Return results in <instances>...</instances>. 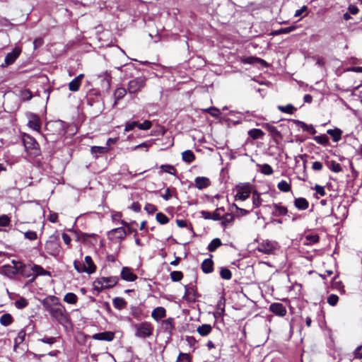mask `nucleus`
I'll use <instances>...</instances> for the list:
<instances>
[{"label": "nucleus", "mask_w": 362, "mask_h": 362, "mask_svg": "<svg viewBox=\"0 0 362 362\" xmlns=\"http://www.w3.org/2000/svg\"><path fill=\"white\" fill-rule=\"evenodd\" d=\"M146 85V78L144 76L136 77L129 81L127 90L130 94H135L139 92Z\"/></svg>", "instance_id": "423d86ee"}, {"label": "nucleus", "mask_w": 362, "mask_h": 362, "mask_svg": "<svg viewBox=\"0 0 362 362\" xmlns=\"http://www.w3.org/2000/svg\"><path fill=\"white\" fill-rule=\"evenodd\" d=\"M93 339L98 341H111L115 338V333L110 331L96 333L93 335Z\"/></svg>", "instance_id": "2eb2a0df"}, {"label": "nucleus", "mask_w": 362, "mask_h": 362, "mask_svg": "<svg viewBox=\"0 0 362 362\" xmlns=\"http://www.w3.org/2000/svg\"><path fill=\"white\" fill-rule=\"evenodd\" d=\"M131 315L137 320H141L142 315V310L136 306L131 307Z\"/></svg>", "instance_id": "a19ab883"}, {"label": "nucleus", "mask_w": 362, "mask_h": 362, "mask_svg": "<svg viewBox=\"0 0 362 362\" xmlns=\"http://www.w3.org/2000/svg\"><path fill=\"white\" fill-rule=\"evenodd\" d=\"M23 143L25 150L33 156H37L40 154L39 144L33 136L28 134L23 136Z\"/></svg>", "instance_id": "20e7f679"}, {"label": "nucleus", "mask_w": 362, "mask_h": 362, "mask_svg": "<svg viewBox=\"0 0 362 362\" xmlns=\"http://www.w3.org/2000/svg\"><path fill=\"white\" fill-rule=\"evenodd\" d=\"M4 272L7 274L8 275H12L15 276L18 274V272H17V269H16V264H13V266L11 265H6L4 267Z\"/></svg>", "instance_id": "a18cd8bd"}, {"label": "nucleus", "mask_w": 362, "mask_h": 362, "mask_svg": "<svg viewBox=\"0 0 362 362\" xmlns=\"http://www.w3.org/2000/svg\"><path fill=\"white\" fill-rule=\"evenodd\" d=\"M25 332L24 329H21L18 332L17 337L14 339V349L21 343H23L25 338Z\"/></svg>", "instance_id": "2f4dec72"}, {"label": "nucleus", "mask_w": 362, "mask_h": 362, "mask_svg": "<svg viewBox=\"0 0 362 362\" xmlns=\"http://www.w3.org/2000/svg\"><path fill=\"white\" fill-rule=\"evenodd\" d=\"M261 198L257 192L255 191L252 194V203L254 207H258L261 204Z\"/></svg>", "instance_id": "6e6d98bb"}, {"label": "nucleus", "mask_w": 362, "mask_h": 362, "mask_svg": "<svg viewBox=\"0 0 362 362\" xmlns=\"http://www.w3.org/2000/svg\"><path fill=\"white\" fill-rule=\"evenodd\" d=\"M152 126V123L149 120H145L143 123L139 124L137 122V127L141 130H148Z\"/></svg>", "instance_id": "13d9d810"}, {"label": "nucleus", "mask_w": 362, "mask_h": 362, "mask_svg": "<svg viewBox=\"0 0 362 362\" xmlns=\"http://www.w3.org/2000/svg\"><path fill=\"white\" fill-rule=\"evenodd\" d=\"M144 209L146 211L148 214H153L154 212L157 211V207L152 204L148 203L145 205Z\"/></svg>", "instance_id": "0e129e2a"}, {"label": "nucleus", "mask_w": 362, "mask_h": 362, "mask_svg": "<svg viewBox=\"0 0 362 362\" xmlns=\"http://www.w3.org/2000/svg\"><path fill=\"white\" fill-rule=\"evenodd\" d=\"M99 97L100 93L98 90H91L86 96L87 104L90 106H93L95 103L98 101V99Z\"/></svg>", "instance_id": "5701e85b"}, {"label": "nucleus", "mask_w": 362, "mask_h": 362, "mask_svg": "<svg viewBox=\"0 0 362 362\" xmlns=\"http://www.w3.org/2000/svg\"><path fill=\"white\" fill-rule=\"evenodd\" d=\"M257 166L259 168L260 172L266 175H270L273 173L274 170L270 165L269 164H257Z\"/></svg>", "instance_id": "c9c22d12"}, {"label": "nucleus", "mask_w": 362, "mask_h": 362, "mask_svg": "<svg viewBox=\"0 0 362 362\" xmlns=\"http://www.w3.org/2000/svg\"><path fill=\"white\" fill-rule=\"evenodd\" d=\"M21 97L23 100L26 101L32 98L33 94L29 90L25 89L21 91Z\"/></svg>", "instance_id": "864d4df0"}, {"label": "nucleus", "mask_w": 362, "mask_h": 362, "mask_svg": "<svg viewBox=\"0 0 362 362\" xmlns=\"http://www.w3.org/2000/svg\"><path fill=\"white\" fill-rule=\"evenodd\" d=\"M277 108L281 112L290 115L293 114V112L296 110V108L294 107L291 104H288L285 106L278 105Z\"/></svg>", "instance_id": "e433bc0d"}, {"label": "nucleus", "mask_w": 362, "mask_h": 362, "mask_svg": "<svg viewBox=\"0 0 362 362\" xmlns=\"http://www.w3.org/2000/svg\"><path fill=\"white\" fill-rule=\"evenodd\" d=\"M11 222L10 218L6 215L0 216V227L8 226Z\"/></svg>", "instance_id": "4d7b16f0"}, {"label": "nucleus", "mask_w": 362, "mask_h": 362, "mask_svg": "<svg viewBox=\"0 0 362 362\" xmlns=\"http://www.w3.org/2000/svg\"><path fill=\"white\" fill-rule=\"evenodd\" d=\"M64 300L69 304H76L78 300L77 296L74 293H67L64 297Z\"/></svg>", "instance_id": "72a5a7b5"}, {"label": "nucleus", "mask_w": 362, "mask_h": 362, "mask_svg": "<svg viewBox=\"0 0 362 362\" xmlns=\"http://www.w3.org/2000/svg\"><path fill=\"white\" fill-rule=\"evenodd\" d=\"M127 91L128 90L126 88H122V87L117 88L115 90V93H114L115 102L113 104L114 107L117 105L118 100H119L124 98V96L126 95Z\"/></svg>", "instance_id": "393cba45"}, {"label": "nucleus", "mask_w": 362, "mask_h": 362, "mask_svg": "<svg viewBox=\"0 0 362 362\" xmlns=\"http://www.w3.org/2000/svg\"><path fill=\"white\" fill-rule=\"evenodd\" d=\"M354 358H362V345L356 347V349L354 350Z\"/></svg>", "instance_id": "774afa93"}, {"label": "nucleus", "mask_w": 362, "mask_h": 362, "mask_svg": "<svg viewBox=\"0 0 362 362\" xmlns=\"http://www.w3.org/2000/svg\"><path fill=\"white\" fill-rule=\"evenodd\" d=\"M222 245L221 240L218 238L213 239L209 244L207 249L209 252H214Z\"/></svg>", "instance_id": "473e14b6"}, {"label": "nucleus", "mask_w": 362, "mask_h": 362, "mask_svg": "<svg viewBox=\"0 0 362 362\" xmlns=\"http://www.w3.org/2000/svg\"><path fill=\"white\" fill-rule=\"evenodd\" d=\"M161 329L167 333L170 337L172 336L175 329L174 318L168 317L161 322Z\"/></svg>", "instance_id": "ddd939ff"}, {"label": "nucleus", "mask_w": 362, "mask_h": 362, "mask_svg": "<svg viewBox=\"0 0 362 362\" xmlns=\"http://www.w3.org/2000/svg\"><path fill=\"white\" fill-rule=\"evenodd\" d=\"M112 304H113L115 308L120 310H122L123 308H124L127 303V301L124 298H120V297H115L112 300Z\"/></svg>", "instance_id": "cd10ccee"}, {"label": "nucleus", "mask_w": 362, "mask_h": 362, "mask_svg": "<svg viewBox=\"0 0 362 362\" xmlns=\"http://www.w3.org/2000/svg\"><path fill=\"white\" fill-rule=\"evenodd\" d=\"M319 235L317 234H309L305 235L303 244L305 245H312L319 241Z\"/></svg>", "instance_id": "bb28decb"}, {"label": "nucleus", "mask_w": 362, "mask_h": 362, "mask_svg": "<svg viewBox=\"0 0 362 362\" xmlns=\"http://www.w3.org/2000/svg\"><path fill=\"white\" fill-rule=\"evenodd\" d=\"M170 278L173 281H179L183 278V274L181 272L174 271L170 273Z\"/></svg>", "instance_id": "603ef678"}, {"label": "nucleus", "mask_w": 362, "mask_h": 362, "mask_svg": "<svg viewBox=\"0 0 362 362\" xmlns=\"http://www.w3.org/2000/svg\"><path fill=\"white\" fill-rule=\"evenodd\" d=\"M250 185L249 183H243L237 186V194L235 199L244 201L247 199L250 194Z\"/></svg>", "instance_id": "1a4fd4ad"}, {"label": "nucleus", "mask_w": 362, "mask_h": 362, "mask_svg": "<svg viewBox=\"0 0 362 362\" xmlns=\"http://www.w3.org/2000/svg\"><path fill=\"white\" fill-rule=\"evenodd\" d=\"M28 126L37 131L40 132V119L38 115L35 113L29 112L27 114Z\"/></svg>", "instance_id": "f8f14e48"}, {"label": "nucleus", "mask_w": 362, "mask_h": 362, "mask_svg": "<svg viewBox=\"0 0 362 362\" xmlns=\"http://www.w3.org/2000/svg\"><path fill=\"white\" fill-rule=\"evenodd\" d=\"M176 223H177V226L178 227H180V228H187L190 231L194 233L192 226L191 224L189 226H188V224H187L186 221L182 220V219H177L176 220Z\"/></svg>", "instance_id": "3c124183"}, {"label": "nucleus", "mask_w": 362, "mask_h": 362, "mask_svg": "<svg viewBox=\"0 0 362 362\" xmlns=\"http://www.w3.org/2000/svg\"><path fill=\"white\" fill-rule=\"evenodd\" d=\"M269 208L272 209V214L275 216H285L288 213L287 208L280 204L274 203L269 206Z\"/></svg>", "instance_id": "f3484780"}, {"label": "nucleus", "mask_w": 362, "mask_h": 362, "mask_svg": "<svg viewBox=\"0 0 362 362\" xmlns=\"http://www.w3.org/2000/svg\"><path fill=\"white\" fill-rule=\"evenodd\" d=\"M135 127H137V122H136V121H129V122H127L126 123L124 130L126 132H129V131L134 129V128Z\"/></svg>", "instance_id": "338daca9"}, {"label": "nucleus", "mask_w": 362, "mask_h": 362, "mask_svg": "<svg viewBox=\"0 0 362 362\" xmlns=\"http://www.w3.org/2000/svg\"><path fill=\"white\" fill-rule=\"evenodd\" d=\"M12 321V316L9 313H5L0 317V323L4 326H8Z\"/></svg>", "instance_id": "58836bf2"}, {"label": "nucleus", "mask_w": 362, "mask_h": 362, "mask_svg": "<svg viewBox=\"0 0 362 362\" xmlns=\"http://www.w3.org/2000/svg\"><path fill=\"white\" fill-rule=\"evenodd\" d=\"M156 220L160 224H166L169 221V218L164 214L159 212L156 214Z\"/></svg>", "instance_id": "09e8293b"}, {"label": "nucleus", "mask_w": 362, "mask_h": 362, "mask_svg": "<svg viewBox=\"0 0 362 362\" xmlns=\"http://www.w3.org/2000/svg\"><path fill=\"white\" fill-rule=\"evenodd\" d=\"M182 158L185 162L191 163L195 159V156L191 150H186L182 152Z\"/></svg>", "instance_id": "c756f323"}, {"label": "nucleus", "mask_w": 362, "mask_h": 362, "mask_svg": "<svg viewBox=\"0 0 362 362\" xmlns=\"http://www.w3.org/2000/svg\"><path fill=\"white\" fill-rule=\"evenodd\" d=\"M326 165L327 168L332 170V171L335 173L339 172V164L337 163L335 160L330 158H327V160H326Z\"/></svg>", "instance_id": "f704fd0d"}, {"label": "nucleus", "mask_w": 362, "mask_h": 362, "mask_svg": "<svg viewBox=\"0 0 362 362\" xmlns=\"http://www.w3.org/2000/svg\"><path fill=\"white\" fill-rule=\"evenodd\" d=\"M294 205L299 210H305L308 209L309 204L305 198L300 197L295 199Z\"/></svg>", "instance_id": "a878e982"}, {"label": "nucleus", "mask_w": 362, "mask_h": 362, "mask_svg": "<svg viewBox=\"0 0 362 362\" xmlns=\"http://www.w3.org/2000/svg\"><path fill=\"white\" fill-rule=\"evenodd\" d=\"M121 278L126 281H134L137 279L132 269L129 267H123L121 271Z\"/></svg>", "instance_id": "a211bd4d"}, {"label": "nucleus", "mask_w": 362, "mask_h": 362, "mask_svg": "<svg viewBox=\"0 0 362 362\" xmlns=\"http://www.w3.org/2000/svg\"><path fill=\"white\" fill-rule=\"evenodd\" d=\"M127 232L123 227L113 228L107 233L108 238L115 242L122 241L125 239Z\"/></svg>", "instance_id": "6e6552de"}, {"label": "nucleus", "mask_w": 362, "mask_h": 362, "mask_svg": "<svg viewBox=\"0 0 362 362\" xmlns=\"http://www.w3.org/2000/svg\"><path fill=\"white\" fill-rule=\"evenodd\" d=\"M21 53V49L18 47H15L11 52H9L6 55L4 62L2 64L1 66H8L13 64L17 58L20 56Z\"/></svg>", "instance_id": "9b49d317"}, {"label": "nucleus", "mask_w": 362, "mask_h": 362, "mask_svg": "<svg viewBox=\"0 0 362 362\" xmlns=\"http://www.w3.org/2000/svg\"><path fill=\"white\" fill-rule=\"evenodd\" d=\"M107 151V148L106 147H102V146H93L91 148V153L97 158L98 156L104 154Z\"/></svg>", "instance_id": "4c0bfd02"}, {"label": "nucleus", "mask_w": 362, "mask_h": 362, "mask_svg": "<svg viewBox=\"0 0 362 362\" xmlns=\"http://www.w3.org/2000/svg\"><path fill=\"white\" fill-rule=\"evenodd\" d=\"M327 133L332 136L334 142L339 141V129L335 128L334 129H328Z\"/></svg>", "instance_id": "de8ad7c7"}, {"label": "nucleus", "mask_w": 362, "mask_h": 362, "mask_svg": "<svg viewBox=\"0 0 362 362\" xmlns=\"http://www.w3.org/2000/svg\"><path fill=\"white\" fill-rule=\"evenodd\" d=\"M119 281L117 276H108L98 278L93 282V289L98 293L101 292L103 289L110 288L115 286Z\"/></svg>", "instance_id": "7ed1b4c3"}, {"label": "nucleus", "mask_w": 362, "mask_h": 362, "mask_svg": "<svg viewBox=\"0 0 362 362\" xmlns=\"http://www.w3.org/2000/svg\"><path fill=\"white\" fill-rule=\"evenodd\" d=\"M248 135L252 139H257L262 138L264 135V133L259 129H252L248 131Z\"/></svg>", "instance_id": "7c9ffc66"}, {"label": "nucleus", "mask_w": 362, "mask_h": 362, "mask_svg": "<svg viewBox=\"0 0 362 362\" xmlns=\"http://www.w3.org/2000/svg\"><path fill=\"white\" fill-rule=\"evenodd\" d=\"M212 257V255H211ZM214 262L211 257L206 259L202 263V269L205 274H210L213 272Z\"/></svg>", "instance_id": "b1692460"}, {"label": "nucleus", "mask_w": 362, "mask_h": 362, "mask_svg": "<svg viewBox=\"0 0 362 362\" xmlns=\"http://www.w3.org/2000/svg\"><path fill=\"white\" fill-rule=\"evenodd\" d=\"M83 78V74H79L78 76L74 78L69 83V89L71 91H77L79 89V87L81 84L82 78Z\"/></svg>", "instance_id": "4be33fe9"}, {"label": "nucleus", "mask_w": 362, "mask_h": 362, "mask_svg": "<svg viewBox=\"0 0 362 362\" xmlns=\"http://www.w3.org/2000/svg\"><path fill=\"white\" fill-rule=\"evenodd\" d=\"M234 216L231 214H226L221 216V225L226 227L228 224L233 221Z\"/></svg>", "instance_id": "37998d69"}, {"label": "nucleus", "mask_w": 362, "mask_h": 362, "mask_svg": "<svg viewBox=\"0 0 362 362\" xmlns=\"http://www.w3.org/2000/svg\"><path fill=\"white\" fill-rule=\"evenodd\" d=\"M82 263L84 265L83 269H82L84 273L91 274L95 272L96 266L95 265L90 256H86L84 258V262Z\"/></svg>", "instance_id": "4468645a"}, {"label": "nucleus", "mask_w": 362, "mask_h": 362, "mask_svg": "<svg viewBox=\"0 0 362 362\" xmlns=\"http://www.w3.org/2000/svg\"><path fill=\"white\" fill-rule=\"evenodd\" d=\"M206 112H209L211 116L218 117L219 115L221 114L220 110L215 107H211L205 110Z\"/></svg>", "instance_id": "680f3d73"}, {"label": "nucleus", "mask_w": 362, "mask_h": 362, "mask_svg": "<svg viewBox=\"0 0 362 362\" xmlns=\"http://www.w3.org/2000/svg\"><path fill=\"white\" fill-rule=\"evenodd\" d=\"M39 341L44 344H53L57 342V338L54 337H45L39 339Z\"/></svg>", "instance_id": "bf43d9fd"}, {"label": "nucleus", "mask_w": 362, "mask_h": 362, "mask_svg": "<svg viewBox=\"0 0 362 362\" xmlns=\"http://www.w3.org/2000/svg\"><path fill=\"white\" fill-rule=\"evenodd\" d=\"M296 27L295 25H291L286 28H281L279 30H274V35H281V34H287L289 33L294 30H296Z\"/></svg>", "instance_id": "c03bdc74"}, {"label": "nucleus", "mask_w": 362, "mask_h": 362, "mask_svg": "<svg viewBox=\"0 0 362 362\" xmlns=\"http://www.w3.org/2000/svg\"><path fill=\"white\" fill-rule=\"evenodd\" d=\"M278 189L283 192H288L291 191V185L286 180L280 181L277 185Z\"/></svg>", "instance_id": "ea45409f"}, {"label": "nucleus", "mask_w": 362, "mask_h": 362, "mask_svg": "<svg viewBox=\"0 0 362 362\" xmlns=\"http://www.w3.org/2000/svg\"><path fill=\"white\" fill-rule=\"evenodd\" d=\"M177 362H190L189 354L180 353L177 357Z\"/></svg>", "instance_id": "e2e57ef3"}, {"label": "nucleus", "mask_w": 362, "mask_h": 362, "mask_svg": "<svg viewBox=\"0 0 362 362\" xmlns=\"http://www.w3.org/2000/svg\"><path fill=\"white\" fill-rule=\"evenodd\" d=\"M278 247V243L269 240H263L259 244L257 250L264 254L269 255L274 252Z\"/></svg>", "instance_id": "0eeeda50"}, {"label": "nucleus", "mask_w": 362, "mask_h": 362, "mask_svg": "<svg viewBox=\"0 0 362 362\" xmlns=\"http://www.w3.org/2000/svg\"><path fill=\"white\" fill-rule=\"evenodd\" d=\"M28 302L26 299L24 298H21L20 299L15 301V306L18 309H23L28 305Z\"/></svg>", "instance_id": "5fc2aeb1"}, {"label": "nucleus", "mask_w": 362, "mask_h": 362, "mask_svg": "<svg viewBox=\"0 0 362 362\" xmlns=\"http://www.w3.org/2000/svg\"><path fill=\"white\" fill-rule=\"evenodd\" d=\"M194 185L197 189H203L211 185V181L206 177H197L194 180Z\"/></svg>", "instance_id": "6ab92c4d"}, {"label": "nucleus", "mask_w": 362, "mask_h": 362, "mask_svg": "<svg viewBox=\"0 0 362 362\" xmlns=\"http://www.w3.org/2000/svg\"><path fill=\"white\" fill-rule=\"evenodd\" d=\"M160 168L165 173L170 175H175L176 173V169L173 165H162Z\"/></svg>", "instance_id": "8fccbe9b"}, {"label": "nucleus", "mask_w": 362, "mask_h": 362, "mask_svg": "<svg viewBox=\"0 0 362 362\" xmlns=\"http://www.w3.org/2000/svg\"><path fill=\"white\" fill-rule=\"evenodd\" d=\"M49 272L43 269L42 267L38 264H33V280L34 281L39 276H50Z\"/></svg>", "instance_id": "aec40b11"}, {"label": "nucleus", "mask_w": 362, "mask_h": 362, "mask_svg": "<svg viewBox=\"0 0 362 362\" xmlns=\"http://www.w3.org/2000/svg\"><path fill=\"white\" fill-rule=\"evenodd\" d=\"M338 300L339 297L335 294H331L327 298V303L332 306L336 305L338 303Z\"/></svg>", "instance_id": "052dcab7"}, {"label": "nucleus", "mask_w": 362, "mask_h": 362, "mask_svg": "<svg viewBox=\"0 0 362 362\" xmlns=\"http://www.w3.org/2000/svg\"><path fill=\"white\" fill-rule=\"evenodd\" d=\"M212 330V327L209 324H204L199 326L197 329V332L202 337L207 336Z\"/></svg>", "instance_id": "c85d7f7f"}, {"label": "nucleus", "mask_w": 362, "mask_h": 362, "mask_svg": "<svg viewBox=\"0 0 362 362\" xmlns=\"http://www.w3.org/2000/svg\"><path fill=\"white\" fill-rule=\"evenodd\" d=\"M269 310L280 317H283L286 314L285 306L280 303H272L269 306Z\"/></svg>", "instance_id": "dca6fc26"}, {"label": "nucleus", "mask_w": 362, "mask_h": 362, "mask_svg": "<svg viewBox=\"0 0 362 362\" xmlns=\"http://www.w3.org/2000/svg\"><path fill=\"white\" fill-rule=\"evenodd\" d=\"M131 327L135 330L134 336L137 338L146 339L153 334V327L152 324L147 321L141 323L134 322L130 317H127Z\"/></svg>", "instance_id": "f03ea898"}, {"label": "nucleus", "mask_w": 362, "mask_h": 362, "mask_svg": "<svg viewBox=\"0 0 362 362\" xmlns=\"http://www.w3.org/2000/svg\"><path fill=\"white\" fill-rule=\"evenodd\" d=\"M166 316V310L163 307H157L151 312L152 318L158 322L160 319Z\"/></svg>", "instance_id": "412c9836"}, {"label": "nucleus", "mask_w": 362, "mask_h": 362, "mask_svg": "<svg viewBox=\"0 0 362 362\" xmlns=\"http://www.w3.org/2000/svg\"><path fill=\"white\" fill-rule=\"evenodd\" d=\"M220 276L223 279L229 280L231 279L232 274L228 268L222 267L221 269Z\"/></svg>", "instance_id": "49530a36"}, {"label": "nucleus", "mask_w": 362, "mask_h": 362, "mask_svg": "<svg viewBox=\"0 0 362 362\" xmlns=\"http://www.w3.org/2000/svg\"><path fill=\"white\" fill-rule=\"evenodd\" d=\"M59 247V242L56 238H52L45 243V250L52 256L58 255Z\"/></svg>", "instance_id": "9d476101"}, {"label": "nucleus", "mask_w": 362, "mask_h": 362, "mask_svg": "<svg viewBox=\"0 0 362 362\" xmlns=\"http://www.w3.org/2000/svg\"><path fill=\"white\" fill-rule=\"evenodd\" d=\"M42 305L44 309L55 320L61 321L64 318L65 308L57 296H47L42 300Z\"/></svg>", "instance_id": "f257e3e1"}, {"label": "nucleus", "mask_w": 362, "mask_h": 362, "mask_svg": "<svg viewBox=\"0 0 362 362\" xmlns=\"http://www.w3.org/2000/svg\"><path fill=\"white\" fill-rule=\"evenodd\" d=\"M24 236L25 238L30 240H36L37 238V233L35 231H27L24 233Z\"/></svg>", "instance_id": "69168bd1"}, {"label": "nucleus", "mask_w": 362, "mask_h": 362, "mask_svg": "<svg viewBox=\"0 0 362 362\" xmlns=\"http://www.w3.org/2000/svg\"><path fill=\"white\" fill-rule=\"evenodd\" d=\"M12 264H16V269L18 272V274L24 278L29 279L33 282V264H25L20 261L12 260Z\"/></svg>", "instance_id": "39448f33"}, {"label": "nucleus", "mask_w": 362, "mask_h": 362, "mask_svg": "<svg viewBox=\"0 0 362 362\" xmlns=\"http://www.w3.org/2000/svg\"><path fill=\"white\" fill-rule=\"evenodd\" d=\"M263 127L267 129L270 134L274 136H280V132L278 131L276 127L269 123H266L263 125Z\"/></svg>", "instance_id": "79ce46f5"}]
</instances>
